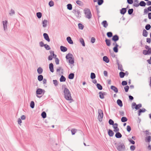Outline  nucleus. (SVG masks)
<instances>
[{"label": "nucleus", "mask_w": 151, "mask_h": 151, "mask_svg": "<svg viewBox=\"0 0 151 151\" xmlns=\"http://www.w3.org/2000/svg\"><path fill=\"white\" fill-rule=\"evenodd\" d=\"M64 93L65 98L68 100H71V97L68 89L65 88L64 90Z\"/></svg>", "instance_id": "obj_1"}, {"label": "nucleus", "mask_w": 151, "mask_h": 151, "mask_svg": "<svg viewBox=\"0 0 151 151\" xmlns=\"http://www.w3.org/2000/svg\"><path fill=\"white\" fill-rule=\"evenodd\" d=\"M146 50H143L142 53L144 55H150L151 54V48L149 46L146 45L145 46Z\"/></svg>", "instance_id": "obj_2"}, {"label": "nucleus", "mask_w": 151, "mask_h": 151, "mask_svg": "<svg viewBox=\"0 0 151 151\" xmlns=\"http://www.w3.org/2000/svg\"><path fill=\"white\" fill-rule=\"evenodd\" d=\"M37 96V97H41L44 93V91L40 89H38L36 91Z\"/></svg>", "instance_id": "obj_3"}, {"label": "nucleus", "mask_w": 151, "mask_h": 151, "mask_svg": "<svg viewBox=\"0 0 151 151\" xmlns=\"http://www.w3.org/2000/svg\"><path fill=\"white\" fill-rule=\"evenodd\" d=\"M84 11L86 17L88 19L90 18L91 17V14L89 9H86L84 10Z\"/></svg>", "instance_id": "obj_4"}, {"label": "nucleus", "mask_w": 151, "mask_h": 151, "mask_svg": "<svg viewBox=\"0 0 151 151\" xmlns=\"http://www.w3.org/2000/svg\"><path fill=\"white\" fill-rule=\"evenodd\" d=\"M113 127L114 129V131L115 132H117L119 131V129L118 128V124H114L113 125Z\"/></svg>", "instance_id": "obj_5"}, {"label": "nucleus", "mask_w": 151, "mask_h": 151, "mask_svg": "<svg viewBox=\"0 0 151 151\" xmlns=\"http://www.w3.org/2000/svg\"><path fill=\"white\" fill-rule=\"evenodd\" d=\"M43 36L45 39L48 42H50V39L49 38L48 35L46 33H45L43 34Z\"/></svg>", "instance_id": "obj_6"}, {"label": "nucleus", "mask_w": 151, "mask_h": 151, "mask_svg": "<svg viewBox=\"0 0 151 151\" xmlns=\"http://www.w3.org/2000/svg\"><path fill=\"white\" fill-rule=\"evenodd\" d=\"M73 58V55L70 53H68L66 56V58L67 60H69L71 58Z\"/></svg>", "instance_id": "obj_7"}, {"label": "nucleus", "mask_w": 151, "mask_h": 151, "mask_svg": "<svg viewBox=\"0 0 151 151\" xmlns=\"http://www.w3.org/2000/svg\"><path fill=\"white\" fill-rule=\"evenodd\" d=\"M49 68L50 71L52 72H54V68H53V65L52 63H50L49 64Z\"/></svg>", "instance_id": "obj_8"}, {"label": "nucleus", "mask_w": 151, "mask_h": 151, "mask_svg": "<svg viewBox=\"0 0 151 151\" xmlns=\"http://www.w3.org/2000/svg\"><path fill=\"white\" fill-rule=\"evenodd\" d=\"M67 40L68 42L70 44H73V41L71 40V37H68L67 38Z\"/></svg>", "instance_id": "obj_9"}, {"label": "nucleus", "mask_w": 151, "mask_h": 151, "mask_svg": "<svg viewBox=\"0 0 151 151\" xmlns=\"http://www.w3.org/2000/svg\"><path fill=\"white\" fill-rule=\"evenodd\" d=\"M103 116V113L102 111H101V113L99 114L98 118L99 121H101L102 120V118Z\"/></svg>", "instance_id": "obj_10"}, {"label": "nucleus", "mask_w": 151, "mask_h": 151, "mask_svg": "<svg viewBox=\"0 0 151 151\" xmlns=\"http://www.w3.org/2000/svg\"><path fill=\"white\" fill-rule=\"evenodd\" d=\"M103 60L107 63H108L109 62V59L106 56H104L103 58Z\"/></svg>", "instance_id": "obj_11"}, {"label": "nucleus", "mask_w": 151, "mask_h": 151, "mask_svg": "<svg viewBox=\"0 0 151 151\" xmlns=\"http://www.w3.org/2000/svg\"><path fill=\"white\" fill-rule=\"evenodd\" d=\"M126 9L123 8L120 10V13L122 14H124L126 12Z\"/></svg>", "instance_id": "obj_12"}, {"label": "nucleus", "mask_w": 151, "mask_h": 151, "mask_svg": "<svg viewBox=\"0 0 151 151\" xmlns=\"http://www.w3.org/2000/svg\"><path fill=\"white\" fill-rule=\"evenodd\" d=\"M142 35L146 37L147 36L148 32L145 29H144L143 31Z\"/></svg>", "instance_id": "obj_13"}, {"label": "nucleus", "mask_w": 151, "mask_h": 151, "mask_svg": "<svg viewBox=\"0 0 151 151\" xmlns=\"http://www.w3.org/2000/svg\"><path fill=\"white\" fill-rule=\"evenodd\" d=\"M60 49H61V51H63V52L66 51L67 50V48L66 47H65L64 46H61Z\"/></svg>", "instance_id": "obj_14"}, {"label": "nucleus", "mask_w": 151, "mask_h": 151, "mask_svg": "<svg viewBox=\"0 0 151 151\" xmlns=\"http://www.w3.org/2000/svg\"><path fill=\"white\" fill-rule=\"evenodd\" d=\"M151 137L150 136H149L146 137L145 138V140L146 142H150V141Z\"/></svg>", "instance_id": "obj_15"}, {"label": "nucleus", "mask_w": 151, "mask_h": 151, "mask_svg": "<svg viewBox=\"0 0 151 151\" xmlns=\"http://www.w3.org/2000/svg\"><path fill=\"white\" fill-rule=\"evenodd\" d=\"M108 133L109 135L110 136H112L114 134V132H113L111 130H109L108 132Z\"/></svg>", "instance_id": "obj_16"}, {"label": "nucleus", "mask_w": 151, "mask_h": 151, "mask_svg": "<svg viewBox=\"0 0 151 151\" xmlns=\"http://www.w3.org/2000/svg\"><path fill=\"white\" fill-rule=\"evenodd\" d=\"M66 80L65 78L63 76H62L60 78V82H64Z\"/></svg>", "instance_id": "obj_17"}, {"label": "nucleus", "mask_w": 151, "mask_h": 151, "mask_svg": "<svg viewBox=\"0 0 151 151\" xmlns=\"http://www.w3.org/2000/svg\"><path fill=\"white\" fill-rule=\"evenodd\" d=\"M117 104L121 107L122 106V101L119 99L117 100Z\"/></svg>", "instance_id": "obj_18"}, {"label": "nucleus", "mask_w": 151, "mask_h": 151, "mask_svg": "<svg viewBox=\"0 0 151 151\" xmlns=\"http://www.w3.org/2000/svg\"><path fill=\"white\" fill-rule=\"evenodd\" d=\"M111 88L112 90L114 91L116 93L117 92V89L115 87L113 86H111Z\"/></svg>", "instance_id": "obj_19"}, {"label": "nucleus", "mask_w": 151, "mask_h": 151, "mask_svg": "<svg viewBox=\"0 0 151 151\" xmlns=\"http://www.w3.org/2000/svg\"><path fill=\"white\" fill-rule=\"evenodd\" d=\"M145 109H140L139 111V115H140V114L142 112H144L145 111Z\"/></svg>", "instance_id": "obj_20"}, {"label": "nucleus", "mask_w": 151, "mask_h": 151, "mask_svg": "<svg viewBox=\"0 0 151 151\" xmlns=\"http://www.w3.org/2000/svg\"><path fill=\"white\" fill-rule=\"evenodd\" d=\"M122 135L119 132H117L116 134V137L118 138H120L122 137Z\"/></svg>", "instance_id": "obj_21"}, {"label": "nucleus", "mask_w": 151, "mask_h": 151, "mask_svg": "<svg viewBox=\"0 0 151 151\" xmlns=\"http://www.w3.org/2000/svg\"><path fill=\"white\" fill-rule=\"evenodd\" d=\"M69 63L71 64H73L74 63V60L73 58H71L69 60Z\"/></svg>", "instance_id": "obj_22"}, {"label": "nucleus", "mask_w": 151, "mask_h": 151, "mask_svg": "<svg viewBox=\"0 0 151 151\" xmlns=\"http://www.w3.org/2000/svg\"><path fill=\"white\" fill-rule=\"evenodd\" d=\"M74 77V74L73 73H70L68 76V78L70 79H73Z\"/></svg>", "instance_id": "obj_23"}, {"label": "nucleus", "mask_w": 151, "mask_h": 151, "mask_svg": "<svg viewBox=\"0 0 151 151\" xmlns=\"http://www.w3.org/2000/svg\"><path fill=\"white\" fill-rule=\"evenodd\" d=\"M119 75L121 78H123L125 75V73L123 72H120L119 73Z\"/></svg>", "instance_id": "obj_24"}, {"label": "nucleus", "mask_w": 151, "mask_h": 151, "mask_svg": "<svg viewBox=\"0 0 151 151\" xmlns=\"http://www.w3.org/2000/svg\"><path fill=\"white\" fill-rule=\"evenodd\" d=\"M47 21L46 20H44L43 21L42 24L43 27H45L46 26L47 24Z\"/></svg>", "instance_id": "obj_25"}, {"label": "nucleus", "mask_w": 151, "mask_h": 151, "mask_svg": "<svg viewBox=\"0 0 151 151\" xmlns=\"http://www.w3.org/2000/svg\"><path fill=\"white\" fill-rule=\"evenodd\" d=\"M124 145H121L119 146L118 149L119 150H121L122 149H124Z\"/></svg>", "instance_id": "obj_26"}, {"label": "nucleus", "mask_w": 151, "mask_h": 151, "mask_svg": "<svg viewBox=\"0 0 151 151\" xmlns=\"http://www.w3.org/2000/svg\"><path fill=\"white\" fill-rule=\"evenodd\" d=\"M102 24L105 27H106L108 25V24L106 21H104L102 22Z\"/></svg>", "instance_id": "obj_27"}, {"label": "nucleus", "mask_w": 151, "mask_h": 151, "mask_svg": "<svg viewBox=\"0 0 151 151\" xmlns=\"http://www.w3.org/2000/svg\"><path fill=\"white\" fill-rule=\"evenodd\" d=\"M43 77L41 75H39L38 77V79L40 81H42L43 80Z\"/></svg>", "instance_id": "obj_28"}, {"label": "nucleus", "mask_w": 151, "mask_h": 151, "mask_svg": "<svg viewBox=\"0 0 151 151\" xmlns=\"http://www.w3.org/2000/svg\"><path fill=\"white\" fill-rule=\"evenodd\" d=\"M118 45L116 44V46L113 48L114 51L115 52H118Z\"/></svg>", "instance_id": "obj_29"}, {"label": "nucleus", "mask_w": 151, "mask_h": 151, "mask_svg": "<svg viewBox=\"0 0 151 151\" xmlns=\"http://www.w3.org/2000/svg\"><path fill=\"white\" fill-rule=\"evenodd\" d=\"M139 5L141 6H145L146 5V3L143 1H141L140 2Z\"/></svg>", "instance_id": "obj_30"}, {"label": "nucleus", "mask_w": 151, "mask_h": 151, "mask_svg": "<svg viewBox=\"0 0 151 151\" xmlns=\"http://www.w3.org/2000/svg\"><path fill=\"white\" fill-rule=\"evenodd\" d=\"M44 46L47 50H50V47L49 46L45 44V45H44Z\"/></svg>", "instance_id": "obj_31"}, {"label": "nucleus", "mask_w": 151, "mask_h": 151, "mask_svg": "<svg viewBox=\"0 0 151 151\" xmlns=\"http://www.w3.org/2000/svg\"><path fill=\"white\" fill-rule=\"evenodd\" d=\"M80 41L83 46H85V43L83 39L82 38H81L80 39Z\"/></svg>", "instance_id": "obj_32"}, {"label": "nucleus", "mask_w": 151, "mask_h": 151, "mask_svg": "<svg viewBox=\"0 0 151 151\" xmlns=\"http://www.w3.org/2000/svg\"><path fill=\"white\" fill-rule=\"evenodd\" d=\"M112 40L114 41H117L118 40V37L117 36L115 35L113 37Z\"/></svg>", "instance_id": "obj_33"}, {"label": "nucleus", "mask_w": 151, "mask_h": 151, "mask_svg": "<svg viewBox=\"0 0 151 151\" xmlns=\"http://www.w3.org/2000/svg\"><path fill=\"white\" fill-rule=\"evenodd\" d=\"M41 115H42V117L43 118H46V113L44 111L42 113Z\"/></svg>", "instance_id": "obj_34"}, {"label": "nucleus", "mask_w": 151, "mask_h": 151, "mask_svg": "<svg viewBox=\"0 0 151 151\" xmlns=\"http://www.w3.org/2000/svg\"><path fill=\"white\" fill-rule=\"evenodd\" d=\"M96 77L95 74L93 73H91V79H94Z\"/></svg>", "instance_id": "obj_35"}, {"label": "nucleus", "mask_w": 151, "mask_h": 151, "mask_svg": "<svg viewBox=\"0 0 151 151\" xmlns=\"http://www.w3.org/2000/svg\"><path fill=\"white\" fill-rule=\"evenodd\" d=\"M99 96L101 99H103L104 98V93L101 92L99 93Z\"/></svg>", "instance_id": "obj_36"}, {"label": "nucleus", "mask_w": 151, "mask_h": 151, "mask_svg": "<svg viewBox=\"0 0 151 151\" xmlns=\"http://www.w3.org/2000/svg\"><path fill=\"white\" fill-rule=\"evenodd\" d=\"M37 72L39 74H41L42 72V69L40 68H39L37 69Z\"/></svg>", "instance_id": "obj_37"}, {"label": "nucleus", "mask_w": 151, "mask_h": 151, "mask_svg": "<svg viewBox=\"0 0 151 151\" xmlns=\"http://www.w3.org/2000/svg\"><path fill=\"white\" fill-rule=\"evenodd\" d=\"M97 86L98 88L100 90H101L102 89V86L99 84H97Z\"/></svg>", "instance_id": "obj_38"}, {"label": "nucleus", "mask_w": 151, "mask_h": 151, "mask_svg": "<svg viewBox=\"0 0 151 151\" xmlns=\"http://www.w3.org/2000/svg\"><path fill=\"white\" fill-rule=\"evenodd\" d=\"M121 121L122 122H124L127 121V119L125 117H122L121 119Z\"/></svg>", "instance_id": "obj_39"}, {"label": "nucleus", "mask_w": 151, "mask_h": 151, "mask_svg": "<svg viewBox=\"0 0 151 151\" xmlns=\"http://www.w3.org/2000/svg\"><path fill=\"white\" fill-rule=\"evenodd\" d=\"M151 28L150 25L149 24H147L145 26V29L147 30H149Z\"/></svg>", "instance_id": "obj_40"}, {"label": "nucleus", "mask_w": 151, "mask_h": 151, "mask_svg": "<svg viewBox=\"0 0 151 151\" xmlns=\"http://www.w3.org/2000/svg\"><path fill=\"white\" fill-rule=\"evenodd\" d=\"M78 26L79 28L80 29H83V26L81 24H78Z\"/></svg>", "instance_id": "obj_41"}, {"label": "nucleus", "mask_w": 151, "mask_h": 151, "mask_svg": "<svg viewBox=\"0 0 151 151\" xmlns=\"http://www.w3.org/2000/svg\"><path fill=\"white\" fill-rule=\"evenodd\" d=\"M37 15L38 18H40L42 17V14L40 12L37 13Z\"/></svg>", "instance_id": "obj_42"}, {"label": "nucleus", "mask_w": 151, "mask_h": 151, "mask_svg": "<svg viewBox=\"0 0 151 151\" xmlns=\"http://www.w3.org/2000/svg\"><path fill=\"white\" fill-rule=\"evenodd\" d=\"M50 53L51 54V55L53 56L54 57H56V55H55L54 54V51H50Z\"/></svg>", "instance_id": "obj_43"}, {"label": "nucleus", "mask_w": 151, "mask_h": 151, "mask_svg": "<svg viewBox=\"0 0 151 151\" xmlns=\"http://www.w3.org/2000/svg\"><path fill=\"white\" fill-rule=\"evenodd\" d=\"M67 8L69 10H71L72 9V6L70 4H69L67 5Z\"/></svg>", "instance_id": "obj_44"}, {"label": "nucleus", "mask_w": 151, "mask_h": 151, "mask_svg": "<svg viewBox=\"0 0 151 151\" xmlns=\"http://www.w3.org/2000/svg\"><path fill=\"white\" fill-rule=\"evenodd\" d=\"M106 44L108 46H110V40H109L106 39Z\"/></svg>", "instance_id": "obj_45"}, {"label": "nucleus", "mask_w": 151, "mask_h": 151, "mask_svg": "<svg viewBox=\"0 0 151 151\" xmlns=\"http://www.w3.org/2000/svg\"><path fill=\"white\" fill-rule=\"evenodd\" d=\"M55 61L56 64H58L59 62V60L57 58H55Z\"/></svg>", "instance_id": "obj_46"}, {"label": "nucleus", "mask_w": 151, "mask_h": 151, "mask_svg": "<svg viewBox=\"0 0 151 151\" xmlns=\"http://www.w3.org/2000/svg\"><path fill=\"white\" fill-rule=\"evenodd\" d=\"M144 13L145 14H147L148 11H149L148 10V8L147 9L145 8L144 9Z\"/></svg>", "instance_id": "obj_47"}, {"label": "nucleus", "mask_w": 151, "mask_h": 151, "mask_svg": "<svg viewBox=\"0 0 151 151\" xmlns=\"http://www.w3.org/2000/svg\"><path fill=\"white\" fill-rule=\"evenodd\" d=\"M142 106L141 104L137 105L135 109H139L140 107H141Z\"/></svg>", "instance_id": "obj_48"}, {"label": "nucleus", "mask_w": 151, "mask_h": 151, "mask_svg": "<svg viewBox=\"0 0 151 151\" xmlns=\"http://www.w3.org/2000/svg\"><path fill=\"white\" fill-rule=\"evenodd\" d=\"M133 9H130L129 10L128 12L129 14H131L133 13Z\"/></svg>", "instance_id": "obj_49"}, {"label": "nucleus", "mask_w": 151, "mask_h": 151, "mask_svg": "<svg viewBox=\"0 0 151 151\" xmlns=\"http://www.w3.org/2000/svg\"><path fill=\"white\" fill-rule=\"evenodd\" d=\"M107 35L109 37H111L112 35V33L111 32H108L107 33Z\"/></svg>", "instance_id": "obj_50"}, {"label": "nucleus", "mask_w": 151, "mask_h": 151, "mask_svg": "<svg viewBox=\"0 0 151 151\" xmlns=\"http://www.w3.org/2000/svg\"><path fill=\"white\" fill-rule=\"evenodd\" d=\"M109 123L111 125H113L114 124V121L111 119H109Z\"/></svg>", "instance_id": "obj_51"}, {"label": "nucleus", "mask_w": 151, "mask_h": 151, "mask_svg": "<svg viewBox=\"0 0 151 151\" xmlns=\"http://www.w3.org/2000/svg\"><path fill=\"white\" fill-rule=\"evenodd\" d=\"M146 42L149 44H150L151 42V40L150 38H147L146 39Z\"/></svg>", "instance_id": "obj_52"}, {"label": "nucleus", "mask_w": 151, "mask_h": 151, "mask_svg": "<svg viewBox=\"0 0 151 151\" xmlns=\"http://www.w3.org/2000/svg\"><path fill=\"white\" fill-rule=\"evenodd\" d=\"M34 105H35V104H34V102L33 101H32L31 102L30 104V106L32 108H33L34 107Z\"/></svg>", "instance_id": "obj_53"}, {"label": "nucleus", "mask_w": 151, "mask_h": 151, "mask_svg": "<svg viewBox=\"0 0 151 151\" xmlns=\"http://www.w3.org/2000/svg\"><path fill=\"white\" fill-rule=\"evenodd\" d=\"M124 89L126 92H127L129 89V87L128 86H126L124 87Z\"/></svg>", "instance_id": "obj_54"}, {"label": "nucleus", "mask_w": 151, "mask_h": 151, "mask_svg": "<svg viewBox=\"0 0 151 151\" xmlns=\"http://www.w3.org/2000/svg\"><path fill=\"white\" fill-rule=\"evenodd\" d=\"M103 2V0H99L98 1V4L99 5L101 4Z\"/></svg>", "instance_id": "obj_55"}, {"label": "nucleus", "mask_w": 151, "mask_h": 151, "mask_svg": "<svg viewBox=\"0 0 151 151\" xmlns=\"http://www.w3.org/2000/svg\"><path fill=\"white\" fill-rule=\"evenodd\" d=\"M49 4L50 6H51L54 5V3L53 1H51L49 2Z\"/></svg>", "instance_id": "obj_56"}, {"label": "nucleus", "mask_w": 151, "mask_h": 151, "mask_svg": "<svg viewBox=\"0 0 151 151\" xmlns=\"http://www.w3.org/2000/svg\"><path fill=\"white\" fill-rule=\"evenodd\" d=\"M122 84L123 86L126 85L127 84V83L126 81H124L122 82Z\"/></svg>", "instance_id": "obj_57"}, {"label": "nucleus", "mask_w": 151, "mask_h": 151, "mask_svg": "<svg viewBox=\"0 0 151 151\" xmlns=\"http://www.w3.org/2000/svg\"><path fill=\"white\" fill-rule=\"evenodd\" d=\"M131 130V129L130 127L129 126H127V131L128 132H129Z\"/></svg>", "instance_id": "obj_58"}, {"label": "nucleus", "mask_w": 151, "mask_h": 151, "mask_svg": "<svg viewBox=\"0 0 151 151\" xmlns=\"http://www.w3.org/2000/svg\"><path fill=\"white\" fill-rule=\"evenodd\" d=\"M130 149L131 150H133L135 149V147L134 145H132L130 147Z\"/></svg>", "instance_id": "obj_59"}, {"label": "nucleus", "mask_w": 151, "mask_h": 151, "mask_svg": "<svg viewBox=\"0 0 151 151\" xmlns=\"http://www.w3.org/2000/svg\"><path fill=\"white\" fill-rule=\"evenodd\" d=\"M53 83L55 85V86H56L58 85V81L57 80H54L53 81Z\"/></svg>", "instance_id": "obj_60"}, {"label": "nucleus", "mask_w": 151, "mask_h": 151, "mask_svg": "<svg viewBox=\"0 0 151 151\" xmlns=\"http://www.w3.org/2000/svg\"><path fill=\"white\" fill-rule=\"evenodd\" d=\"M128 3L130 4H132L133 2V0H127Z\"/></svg>", "instance_id": "obj_61"}, {"label": "nucleus", "mask_w": 151, "mask_h": 151, "mask_svg": "<svg viewBox=\"0 0 151 151\" xmlns=\"http://www.w3.org/2000/svg\"><path fill=\"white\" fill-rule=\"evenodd\" d=\"M137 105L135 103H133L132 105V107L133 109L135 108Z\"/></svg>", "instance_id": "obj_62"}, {"label": "nucleus", "mask_w": 151, "mask_h": 151, "mask_svg": "<svg viewBox=\"0 0 151 151\" xmlns=\"http://www.w3.org/2000/svg\"><path fill=\"white\" fill-rule=\"evenodd\" d=\"M95 39L94 37H92L91 38V41L92 43H93L94 42H95Z\"/></svg>", "instance_id": "obj_63"}, {"label": "nucleus", "mask_w": 151, "mask_h": 151, "mask_svg": "<svg viewBox=\"0 0 151 151\" xmlns=\"http://www.w3.org/2000/svg\"><path fill=\"white\" fill-rule=\"evenodd\" d=\"M148 17L149 19H151V12L148 13Z\"/></svg>", "instance_id": "obj_64"}]
</instances>
